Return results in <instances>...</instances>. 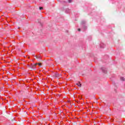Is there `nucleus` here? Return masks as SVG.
Here are the masks:
<instances>
[{
    "label": "nucleus",
    "mask_w": 125,
    "mask_h": 125,
    "mask_svg": "<svg viewBox=\"0 0 125 125\" xmlns=\"http://www.w3.org/2000/svg\"><path fill=\"white\" fill-rule=\"evenodd\" d=\"M53 77L55 78H57V79H60V78H61L62 76L61 74H59V73L56 72L53 75Z\"/></svg>",
    "instance_id": "1"
},
{
    "label": "nucleus",
    "mask_w": 125,
    "mask_h": 125,
    "mask_svg": "<svg viewBox=\"0 0 125 125\" xmlns=\"http://www.w3.org/2000/svg\"><path fill=\"white\" fill-rule=\"evenodd\" d=\"M37 65H38V63H35V64H31V69H35V68H36Z\"/></svg>",
    "instance_id": "2"
},
{
    "label": "nucleus",
    "mask_w": 125,
    "mask_h": 125,
    "mask_svg": "<svg viewBox=\"0 0 125 125\" xmlns=\"http://www.w3.org/2000/svg\"><path fill=\"white\" fill-rule=\"evenodd\" d=\"M76 85H78V86H79V87H82V84H81V83L80 82L79 83H76Z\"/></svg>",
    "instance_id": "3"
},
{
    "label": "nucleus",
    "mask_w": 125,
    "mask_h": 125,
    "mask_svg": "<svg viewBox=\"0 0 125 125\" xmlns=\"http://www.w3.org/2000/svg\"><path fill=\"white\" fill-rule=\"evenodd\" d=\"M120 80H121V81H125V78H124V77H121Z\"/></svg>",
    "instance_id": "4"
},
{
    "label": "nucleus",
    "mask_w": 125,
    "mask_h": 125,
    "mask_svg": "<svg viewBox=\"0 0 125 125\" xmlns=\"http://www.w3.org/2000/svg\"><path fill=\"white\" fill-rule=\"evenodd\" d=\"M37 65H39V66H42V63H37Z\"/></svg>",
    "instance_id": "5"
},
{
    "label": "nucleus",
    "mask_w": 125,
    "mask_h": 125,
    "mask_svg": "<svg viewBox=\"0 0 125 125\" xmlns=\"http://www.w3.org/2000/svg\"><path fill=\"white\" fill-rule=\"evenodd\" d=\"M68 2H72V0H68Z\"/></svg>",
    "instance_id": "6"
},
{
    "label": "nucleus",
    "mask_w": 125,
    "mask_h": 125,
    "mask_svg": "<svg viewBox=\"0 0 125 125\" xmlns=\"http://www.w3.org/2000/svg\"><path fill=\"white\" fill-rule=\"evenodd\" d=\"M39 8L40 10H42V7H40Z\"/></svg>",
    "instance_id": "7"
},
{
    "label": "nucleus",
    "mask_w": 125,
    "mask_h": 125,
    "mask_svg": "<svg viewBox=\"0 0 125 125\" xmlns=\"http://www.w3.org/2000/svg\"><path fill=\"white\" fill-rule=\"evenodd\" d=\"M78 31H81V29H80V28L78 29Z\"/></svg>",
    "instance_id": "8"
},
{
    "label": "nucleus",
    "mask_w": 125,
    "mask_h": 125,
    "mask_svg": "<svg viewBox=\"0 0 125 125\" xmlns=\"http://www.w3.org/2000/svg\"><path fill=\"white\" fill-rule=\"evenodd\" d=\"M36 58H37V59H38V57H37V56H36Z\"/></svg>",
    "instance_id": "9"
},
{
    "label": "nucleus",
    "mask_w": 125,
    "mask_h": 125,
    "mask_svg": "<svg viewBox=\"0 0 125 125\" xmlns=\"http://www.w3.org/2000/svg\"><path fill=\"white\" fill-rule=\"evenodd\" d=\"M38 58H41V57H39Z\"/></svg>",
    "instance_id": "10"
}]
</instances>
